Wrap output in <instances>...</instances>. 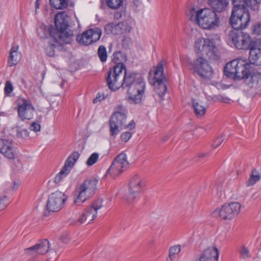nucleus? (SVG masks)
<instances>
[{
  "label": "nucleus",
  "instance_id": "56",
  "mask_svg": "<svg viewBox=\"0 0 261 261\" xmlns=\"http://www.w3.org/2000/svg\"><path fill=\"white\" fill-rule=\"evenodd\" d=\"M168 139V137L166 136L162 138V142H165Z\"/></svg>",
  "mask_w": 261,
  "mask_h": 261
},
{
  "label": "nucleus",
  "instance_id": "33",
  "mask_svg": "<svg viewBox=\"0 0 261 261\" xmlns=\"http://www.w3.org/2000/svg\"><path fill=\"white\" fill-rule=\"evenodd\" d=\"M156 93L160 97L161 100H163V97L164 96L167 91V87L164 82H160L159 83L153 84Z\"/></svg>",
  "mask_w": 261,
  "mask_h": 261
},
{
  "label": "nucleus",
  "instance_id": "34",
  "mask_svg": "<svg viewBox=\"0 0 261 261\" xmlns=\"http://www.w3.org/2000/svg\"><path fill=\"white\" fill-rule=\"evenodd\" d=\"M261 178V175L259 172L255 169H253L251 171L250 177L246 182L247 187L254 185L256 182L259 181Z\"/></svg>",
  "mask_w": 261,
  "mask_h": 261
},
{
  "label": "nucleus",
  "instance_id": "15",
  "mask_svg": "<svg viewBox=\"0 0 261 261\" xmlns=\"http://www.w3.org/2000/svg\"><path fill=\"white\" fill-rule=\"evenodd\" d=\"M132 30V27L126 21H121L117 24L109 23L105 26V31L107 34H127Z\"/></svg>",
  "mask_w": 261,
  "mask_h": 261
},
{
  "label": "nucleus",
  "instance_id": "16",
  "mask_svg": "<svg viewBox=\"0 0 261 261\" xmlns=\"http://www.w3.org/2000/svg\"><path fill=\"white\" fill-rule=\"evenodd\" d=\"M17 113L21 120H31L33 118L35 110L30 101L25 99L21 100V103L18 105Z\"/></svg>",
  "mask_w": 261,
  "mask_h": 261
},
{
  "label": "nucleus",
  "instance_id": "54",
  "mask_svg": "<svg viewBox=\"0 0 261 261\" xmlns=\"http://www.w3.org/2000/svg\"><path fill=\"white\" fill-rule=\"evenodd\" d=\"M219 100H221L223 102H228V101L229 100V99L227 97H223L222 96H220V98L219 99Z\"/></svg>",
  "mask_w": 261,
  "mask_h": 261
},
{
  "label": "nucleus",
  "instance_id": "48",
  "mask_svg": "<svg viewBox=\"0 0 261 261\" xmlns=\"http://www.w3.org/2000/svg\"><path fill=\"white\" fill-rule=\"evenodd\" d=\"M224 138L223 136L217 137L214 141L213 143V146L214 148H217L219 146L221 143L224 141Z\"/></svg>",
  "mask_w": 261,
  "mask_h": 261
},
{
  "label": "nucleus",
  "instance_id": "4",
  "mask_svg": "<svg viewBox=\"0 0 261 261\" xmlns=\"http://www.w3.org/2000/svg\"><path fill=\"white\" fill-rule=\"evenodd\" d=\"M98 180L94 177L86 179L77 187L74 193L73 204L81 205L93 196L96 190Z\"/></svg>",
  "mask_w": 261,
  "mask_h": 261
},
{
  "label": "nucleus",
  "instance_id": "2",
  "mask_svg": "<svg viewBox=\"0 0 261 261\" xmlns=\"http://www.w3.org/2000/svg\"><path fill=\"white\" fill-rule=\"evenodd\" d=\"M186 14L189 20L204 30H214L220 25L219 16L208 8L190 6L187 8Z\"/></svg>",
  "mask_w": 261,
  "mask_h": 261
},
{
  "label": "nucleus",
  "instance_id": "38",
  "mask_svg": "<svg viewBox=\"0 0 261 261\" xmlns=\"http://www.w3.org/2000/svg\"><path fill=\"white\" fill-rule=\"evenodd\" d=\"M181 250L180 245H175L171 247L169 250V257L171 261L175 259L176 255L178 254Z\"/></svg>",
  "mask_w": 261,
  "mask_h": 261
},
{
  "label": "nucleus",
  "instance_id": "3",
  "mask_svg": "<svg viewBox=\"0 0 261 261\" xmlns=\"http://www.w3.org/2000/svg\"><path fill=\"white\" fill-rule=\"evenodd\" d=\"M122 78V87L128 88V99L131 103H138L141 101L144 92L145 84L142 79H137L136 74L127 72L125 68Z\"/></svg>",
  "mask_w": 261,
  "mask_h": 261
},
{
  "label": "nucleus",
  "instance_id": "6",
  "mask_svg": "<svg viewBox=\"0 0 261 261\" xmlns=\"http://www.w3.org/2000/svg\"><path fill=\"white\" fill-rule=\"evenodd\" d=\"M127 114V110L123 106L118 105L115 107L114 111L109 120L112 136H116L123 128L126 122Z\"/></svg>",
  "mask_w": 261,
  "mask_h": 261
},
{
  "label": "nucleus",
  "instance_id": "55",
  "mask_svg": "<svg viewBox=\"0 0 261 261\" xmlns=\"http://www.w3.org/2000/svg\"><path fill=\"white\" fill-rule=\"evenodd\" d=\"M207 155V154L205 153H200V154H198V157L199 158H204V157L206 156Z\"/></svg>",
  "mask_w": 261,
  "mask_h": 261
},
{
  "label": "nucleus",
  "instance_id": "39",
  "mask_svg": "<svg viewBox=\"0 0 261 261\" xmlns=\"http://www.w3.org/2000/svg\"><path fill=\"white\" fill-rule=\"evenodd\" d=\"M42 118V116H38L36 120L31 124L29 127L30 130L34 132H40L41 129L40 122Z\"/></svg>",
  "mask_w": 261,
  "mask_h": 261
},
{
  "label": "nucleus",
  "instance_id": "14",
  "mask_svg": "<svg viewBox=\"0 0 261 261\" xmlns=\"http://www.w3.org/2000/svg\"><path fill=\"white\" fill-rule=\"evenodd\" d=\"M102 206V200L99 199L95 200L91 205L87 207L81 217L79 219L81 223L87 222L88 224L92 222L96 217L97 211Z\"/></svg>",
  "mask_w": 261,
  "mask_h": 261
},
{
  "label": "nucleus",
  "instance_id": "12",
  "mask_svg": "<svg viewBox=\"0 0 261 261\" xmlns=\"http://www.w3.org/2000/svg\"><path fill=\"white\" fill-rule=\"evenodd\" d=\"M101 34L102 32L100 29L94 28L77 35L76 39L79 44L86 46L99 40Z\"/></svg>",
  "mask_w": 261,
  "mask_h": 261
},
{
  "label": "nucleus",
  "instance_id": "18",
  "mask_svg": "<svg viewBox=\"0 0 261 261\" xmlns=\"http://www.w3.org/2000/svg\"><path fill=\"white\" fill-rule=\"evenodd\" d=\"M0 152L9 159H13L15 156V150L12 143L6 139H0Z\"/></svg>",
  "mask_w": 261,
  "mask_h": 261
},
{
  "label": "nucleus",
  "instance_id": "5",
  "mask_svg": "<svg viewBox=\"0 0 261 261\" xmlns=\"http://www.w3.org/2000/svg\"><path fill=\"white\" fill-rule=\"evenodd\" d=\"M67 16L64 12L58 13L55 17V29L51 33L53 38L70 43L72 40L73 34L67 32L68 27Z\"/></svg>",
  "mask_w": 261,
  "mask_h": 261
},
{
  "label": "nucleus",
  "instance_id": "35",
  "mask_svg": "<svg viewBox=\"0 0 261 261\" xmlns=\"http://www.w3.org/2000/svg\"><path fill=\"white\" fill-rule=\"evenodd\" d=\"M69 0H49L50 4L56 9L66 8L68 5Z\"/></svg>",
  "mask_w": 261,
  "mask_h": 261
},
{
  "label": "nucleus",
  "instance_id": "22",
  "mask_svg": "<svg viewBox=\"0 0 261 261\" xmlns=\"http://www.w3.org/2000/svg\"><path fill=\"white\" fill-rule=\"evenodd\" d=\"M163 65L161 63H159L155 67L153 75L151 73L149 74V81L150 84L164 82L165 79L163 76Z\"/></svg>",
  "mask_w": 261,
  "mask_h": 261
},
{
  "label": "nucleus",
  "instance_id": "43",
  "mask_svg": "<svg viewBox=\"0 0 261 261\" xmlns=\"http://www.w3.org/2000/svg\"><path fill=\"white\" fill-rule=\"evenodd\" d=\"M99 155L97 153H92L88 158L86 162V164L88 166H91L94 165L98 160Z\"/></svg>",
  "mask_w": 261,
  "mask_h": 261
},
{
  "label": "nucleus",
  "instance_id": "49",
  "mask_svg": "<svg viewBox=\"0 0 261 261\" xmlns=\"http://www.w3.org/2000/svg\"><path fill=\"white\" fill-rule=\"evenodd\" d=\"M131 137L132 135L130 133L128 132H124L121 135V138L122 140L124 142H127L128 141Z\"/></svg>",
  "mask_w": 261,
  "mask_h": 261
},
{
  "label": "nucleus",
  "instance_id": "10",
  "mask_svg": "<svg viewBox=\"0 0 261 261\" xmlns=\"http://www.w3.org/2000/svg\"><path fill=\"white\" fill-rule=\"evenodd\" d=\"M128 167L129 163L126 154L121 153L115 158L107 173L115 178L126 170Z\"/></svg>",
  "mask_w": 261,
  "mask_h": 261
},
{
  "label": "nucleus",
  "instance_id": "8",
  "mask_svg": "<svg viewBox=\"0 0 261 261\" xmlns=\"http://www.w3.org/2000/svg\"><path fill=\"white\" fill-rule=\"evenodd\" d=\"M189 68L201 78L211 79L213 76V71L208 62L203 58L198 57L189 65Z\"/></svg>",
  "mask_w": 261,
  "mask_h": 261
},
{
  "label": "nucleus",
  "instance_id": "13",
  "mask_svg": "<svg viewBox=\"0 0 261 261\" xmlns=\"http://www.w3.org/2000/svg\"><path fill=\"white\" fill-rule=\"evenodd\" d=\"M67 198V196L61 192L56 191L53 193L48 198L47 210L51 212L60 211L64 206Z\"/></svg>",
  "mask_w": 261,
  "mask_h": 261
},
{
  "label": "nucleus",
  "instance_id": "40",
  "mask_svg": "<svg viewBox=\"0 0 261 261\" xmlns=\"http://www.w3.org/2000/svg\"><path fill=\"white\" fill-rule=\"evenodd\" d=\"M205 39L199 37L197 38L195 42L194 48L197 53L202 54V49H203L205 44Z\"/></svg>",
  "mask_w": 261,
  "mask_h": 261
},
{
  "label": "nucleus",
  "instance_id": "26",
  "mask_svg": "<svg viewBox=\"0 0 261 261\" xmlns=\"http://www.w3.org/2000/svg\"><path fill=\"white\" fill-rule=\"evenodd\" d=\"M208 2L211 9L216 13L225 11L228 4L227 0H208Z\"/></svg>",
  "mask_w": 261,
  "mask_h": 261
},
{
  "label": "nucleus",
  "instance_id": "50",
  "mask_svg": "<svg viewBox=\"0 0 261 261\" xmlns=\"http://www.w3.org/2000/svg\"><path fill=\"white\" fill-rule=\"evenodd\" d=\"M60 239L61 242L65 244H67L70 241V238L68 233L63 234Z\"/></svg>",
  "mask_w": 261,
  "mask_h": 261
},
{
  "label": "nucleus",
  "instance_id": "32",
  "mask_svg": "<svg viewBox=\"0 0 261 261\" xmlns=\"http://www.w3.org/2000/svg\"><path fill=\"white\" fill-rule=\"evenodd\" d=\"M251 83L253 86L259 87L261 86V68L254 71L251 76Z\"/></svg>",
  "mask_w": 261,
  "mask_h": 261
},
{
  "label": "nucleus",
  "instance_id": "57",
  "mask_svg": "<svg viewBox=\"0 0 261 261\" xmlns=\"http://www.w3.org/2000/svg\"><path fill=\"white\" fill-rule=\"evenodd\" d=\"M123 40H124V41L125 40H131V39L129 37H125Z\"/></svg>",
  "mask_w": 261,
  "mask_h": 261
},
{
  "label": "nucleus",
  "instance_id": "45",
  "mask_svg": "<svg viewBox=\"0 0 261 261\" xmlns=\"http://www.w3.org/2000/svg\"><path fill=\"white\" fill-rule=\"evenodd\" d=\"M252 33L255 35H261V23H255L252 28Z\"/></svg>",
  "mask_w": 261,
  "mask_h": 261
},
{
  "label": "nucleus",
  "instance_id": "25",
  "mask_svg": "<svg viewBox=\"0 0 261 261\" xmlns=\"http://www.w3.org/2000/svg\"><path fill=\"white\" fill-rule=\"evenodd\" d=\"M238 62V59H235L226 64L224 72L228 77L237 80Z\"/></svg>",
  "mask_w": 261,
  "mask_h": 261
},
{
  "label": "nucleus",
  "instance_id": "17",
  "mask_svg": "<svg viewBox=\"0 0 261 261\" xmlns=\"http://www.w3.org/2000/svg\"><path fill=\"white\" fill-rule=\"evenodd\" d=\"M49 243L48 240L44 239L39 241L36 245L24 250L25 253L30 256H36L43 255L49 250Z\"/></svg>",
  "mask_w": 261,
  "mask_h": 261
},
{
  "label": "nucleus",
  "instance_id": "1",
  "mask_svg": "<svg viewBox=\"0 0 261 261\" xmlns=\"http://www.w3.org/2000/svg\"><path fill=\"white\" fill-rule=\"evenodd\" d=\"M232 3L233 9L230 23L234 30L229 32L228 39L238 49H249L254 42L248 34L240 30L247 28L250 21V14L246 7H250L253 11H257L258 4L256 0H232Z\"/></svg>",
  "mask_w": 261,
  "mask_h": 261
},
{
  "label": "nucleus",
  "instance_id": "58",
  "mask_svg": "<svg viewBox=\"0 0 261 261\" xmlns=\"http://www.w3.org/2000/svg\"><path fill=\"white\" fill-rule=\"evenodd\" d=\"M96 101H97V98L93 100V102L95 103V102H96Z\"/></svg>",
  "mask_w": 261,
  "mask_h": 261
},
{
  "label": "nucleus",
  "instance_id": "24",
  "mask_svg": "<svg viewBox=\"0 0 261 261\" xmlns=\"http://www.w3.org/2000/svg\"><path fill=\"white\" fill-rule=\"evenodd\" d=\"M21 54L18 51V46L14 45L10 50L9 56L8 60V64L9 66L17 65L21 59Z\"/></svg>",
  "mask_w": 261,
  "mask_h": 261
},
{
  "label": "nucleus",
  "instance_id": "9",
  "mask_svg": "<svg viewBox=\"0 0 261 261\" xmlns=\"http://www.w3.org/2000/svg\"><path fill=\"white\" fill-rule=\"evenodd\" d=\"M241 210V205L237 202L223 205L220 208H216L213 212L214 217H219L225 220H231L237 216Z\"/></svg>",
  "mask_w": 261,
  "mask_h": 261
},
{
  "label": "nucleus",
  "instance_id": "46",
  "mask_svg": "<svg viewBox=\"0 0 261 261\" xmlns=\"http://www.w3.org/2000/svg\"><path fill=\"white\" fill-rule=\"evenodd\" d=\"M13 90V86L10 81H7L4 88L5 93L8 96Z\"/></svg>",
  "mask_w": 261,
  "mask_h": 261
},
{
  "label": "nucleus",
  "instance_id": "19",
  "mask_svg": "<svg viewBox=\"0 0 261 261\" xmlns=\"http://www.w3.org/2000/svg\"><path fill=\"white\" fill-rule=\"evenodd\" d=\"M219 251L215 247L207 248L199 255L198 261H218Z\"/></svg>",
  "mask_w": 261,
  "mask_h": 261
},
{
  "label": "nucleus",
  "instance_id": "28",
  "mask_svg": "<svg viewBox=\"0 0 261 261\" xmlns=\"http://www.w3.org/2000/svg\"><path fill=\"white\" fill-rule=\"evenodd\" d=\"M127 60V57L126 55L120 52L115 53L113 55L112 61L115 63V65L113 67H116L117 66H122V70H123L126 68V66L124 63Z\"/></svg>",
  "mask_w": 261,
  "mask_h": 261
},
{
  "label": "nucleus",
  "instance_id": "29",
  "mask_svg": "<svg viewBox=\"0 0 261 261\" xmlns=\"http://www.w3.org/2000/svg\"><path fill=\"white\" fill-rule=\"evenodd\" d=\"M80 153L77 151L73 152L67 159L63 167L71 170L74 164L79 158Z\"/></svg>",
  "mask_w": 261,
  "mask_h": 261
},
{
  "label": "nucleus",
  "instance_id": "53",
  "mask_svg": "<svg viewBox=\"0 0 261 261\" xmlns=\"http://www.w3.org/2000/svg\"><path fill=\"white\" fill-rule=\"evenodd\" d=\"M133 4L136 7H138L141 4L140 0H133Z\"/></svg>",
  "mask_w": 261,
  "mask_h": 261
},
{
  "label": "nucleus",
  "instance_id": "11",
  "mask_svg": "<svg viewBox=\"0 0 261 261\" xmlns=\"http://www.w3.org/2000/svg\"><path fill=\"white\" fill-rule=\"evenodd\" d=\"M122 75V66L113 67L110 69L106 77L107 84L110 89L115 91L121 87Z\"/></svg>",
  "mask_w": 261,
  "mask_h": 261
},
{
  "label": "nucleus",
  "instance_id": "27",
  "mask_svg": "<svg viewBox=\"0 0 261 261\" xmlns=\"http://www.w3.org/2000/svg\"><path fill=\"white\" fill-rule=\"evenodd\" d=\"M217 48L213 40L205 39L204 46L202 49V54L205 55L210 58L215 56Z\"/></svg>",
  "mask_w": 261,
  "mask_h": 261
},
{
  "label": "nucleus",
  "instance_id": "44",
  "mask_svg": "<svg viewBox=\"0 0 261 261\" xmlns=\"http://www.w3.org/2000/svg\"><path fill=\"white\" fill-rule=\"evenodd\" d=\"M240 254L241 257L245 259L250 257V254L248 248L245 246H243L239 250Z\"/></svg>",
  "mask_w": 261,
  "mask_h": 261
},
{
  "label": "nucleus",
  "instance_id": "21",
  "mask_svg": "<svg viewBox=\"0 0 261 261\" xmlns=\"http://www.w3.org/2000/svg\"><path fill=\"white\" fill-rule=\"evenodd\" d=\"M238 63L237 80L248 78L250 74V64L243 59H238Z\"/></svg>",
  "mask_w": 261,
  "mask_h": 261
},
{
  "label": "nucleus",
  "instance_id": "31",
  "mask_svg": "<svg viewBox=\"0 0 261 261\" xmlns=\"http://www.w3.org/2000/svg\"><path fill=\"white\" fill-rule=\"evenodd\" d=\"M192 106L194 110L195 113L197 116L201 117L205 114L206 108L200 105L195 100H193Z\"/></svg>",
  "mask_w": 261,
  "mask_h": 261
},
{
  "label": "nucleus",
  "instance_id": "47",
  "mask_svg": "<svg viewBox=\"0 0 261 261\" xmlns=\"http://www.w3.org/2000/svg\"><path fill=\"white\" fill-rule=\"evenodd\" d=\"M9 201L7 197L4 196L0 198V212L4 210L8 205Z\"/></svg>",
  "mask_w": 261,
  "mask_h": 261
},
{
  "label": "nucleus",
  "instance_id": "30",
  "mask_svg": "<svg viewBox=\"0 0 261 261\" xmlns=\"http://www.w3.org/2000/svg\"><path fill=\"white\" fill-rule=\"evenodd\" d=\"M37 32L40 38H47L48 36H50L53 38L51 33H54V31L50 30L48 27L44 24H41L37 28Z\"/></svg>",
  "mask_w": 261,
  "mask_h": 261
},
{
  "label": "nucleus",
  "instance_id": "7",
  "mask_svg": "<svg viewBox=\"0 0 261 261\" xmlns=\"http://www.w3.org/2000/svg\"><path fill=\"white\" fill-rule=\"evenodd\" d=\"M146 185L145 179L138 175H134L130 179L128 184V192L125 194L123 199L128 203H131L139 197L140 193L143 191Z\"/></svg>",
  "mask_w": 261,
  "mask_h": 261
},
{
  "label": "nucleus",
  "instance_id": "42",
  "mask_svg": "<svg viewBox=\"0 0 261 261\" xmlns=\"http://www.w3.org/2000/svg\"><path fill=\"white\" fill-rule=\"evenodd\" d=\"M17 135L18 136L24 139H27L29 136V133L27 129L17 127Z\"/></svg>",
  "mask_w": 261,
  "mask_h": 261
},
{
  "label": "nucleus",
  "instance_id": "20",
  "mask_svg": "<svg viewBox=\"0 0 261 261\" xmlns=\"http://www.w3.org/2000/svg\"><path fill=\"white\" fill-rule=\"evenodd\" d=\"M249 61L251 64L261 65V46L254 42L250 47Z\"/></svg>",
  "mask_w": 261,
  "mask_h": 261
},
{
  "label": "nucleus",
  "instance_id": "23",
  "mask_svg": "<svg viewBox=\"0 0 261 261\" xmlns=\"http://www.w3.org/2000/svg\"><path fill=\"white\" fill-rule=\"evenodd\" d=\"M66 44L61 40H57L53 38V40L49 42L48 45L45 48L46 54L49 57H53L55 54V49L62 50L64 48V45Z\"/></svg>",
  "mask_w": 261,
  "mask_h": 261
},
{
  "label": "nucleus",
  "instance_id": "52",
  "mask_svg": "<svg viewBox=\"0 0 261 261\" xmlns=\"http://www.w3.org/2000/svg\"><path fill=\"white\" fill-rule=\"evenodd\" d=\"M40 1H41V0H36L35 2V8H36L35 11L36 12L37 11V9L39 8Z\"/></svg>",
  "mask_w": 261,
  "mask_h": 261
},
{
  "label": "nucleus",
  "instance_id": "51",
  "mask_svg": "<svg viewBox=\"0 0 261 261\" xmlns=\"http://www.w3.org/2000/svg\"><path fill=\"white\" fill-rule=\"evenodd\" d=\"M135 126V123L133 120H132L128 125H125L123 126V127L128 128L129 129H132L134 128Z\"/></svg>",
  "mask_w": 261,
  "mask_h": 261
},
{
  "label": "nucleus",
  "instance_id": "36",
  "mask_svg": "<svg viewBox=\"0 0 261 261\" xmlns=\"http://www.w3.org/2000/svg\"><path fill=\"white\" fill-rule=\"evenodd\" d=\"M106 3L109 8L116 10L122 7L123 0H106Z\"/></svg>",
  "mask_w": 261,
  "mask_h": 261
},
{
  "label": "nucleus",
  "instance_id": "37",
  "mask_svg": "<svg viewBox=\"0 0 261 261\" xmlns=\"http://www.w3.org/2000/svg\"><path fill=\"white\" fill-rule=\"evenodd\" d=\"M68 169L63 167L60 172L56 175L54 179V182L58 184L61 182L70 172Z\"/></svg>",
  "mask_w": 261,
  "mask_h": 261
},
{
  "label": "nucleus",
  "instance_id": "41",
  "mask_svg": "<svg viewBox=\"0 0 261 261\" xmlns=\"http://www.w3.org/2000/svg\"><path fill=\"white\" fill-rule=\"evenodd\" d=\"M97 55L102 62H105L107 59V52L106 47L101 45L99 47L97 50Z\"/></svg>",
  "mask_w": 261,
  "mask_h": 261
}]
</instances>
